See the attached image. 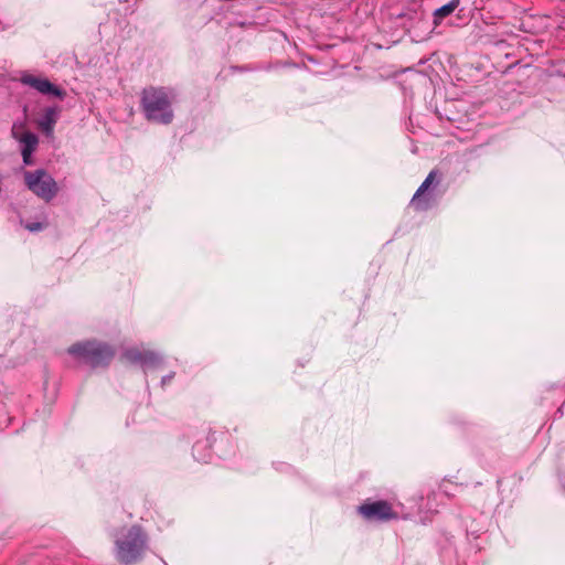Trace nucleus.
Segmentation results:
<instances>
[{
  "label": "nucleus",
  "instance_id": "obj_1",
  "mask_svg": "<svg viewBox=\"0 0 565 565\" xmlns=\"http://www.w3.org/2000/svg\"><path fill=\"white\" fill-rule=\"evenodd\" d=\"M113 539L115 557L125 565L138 562L147 548V535L138 524L116 529Z\"/></svg>",
  "mask_w": 565,
  "mask_h": 565
},
{
  "label": "nucleus",
  "instance_id": "obj_2",
  "mask_svg": "<svg viewBox=\"0 0 565 565\" xmlns=\"http://www.w3.org/2000/svg\"><path fill=\"white\" fill-rule=\"evenodd\" d=\"M141 104L149 120L168 124L172 120L171 97L164 88L143 89Z\"/></svg>",
  "mask_w": 565,
  "mask_h": 565
},
{
  "label": "nucleus",
  "instance_id": "obj_3",
  "mask_svg": "<svg viewBox=\"0 0 565 565\" xmlns=\"http://www.w3.org/2000/svg\"><path fill=\"white\" fill-rule=\"evenodd\" d=\"M68 353L92 366L104 365L114 355L109 347L96 342L76 343L68 349Z\"/></svg>",
  "mask_w": 565,
  "mask_h": 565
},
{
  "label": "nucleus",
  "instance_id": "obj_4",
  "mask_svg": "<svg viewBox=\"0 0 565 565\" xmlns=\"http://www.w3.org/2000/svg\"><path fill=\"white\" fill-rule=\"evenodd\" d=\"M24 180L29 190L44 201H51L58 191L54 179L44 170L26 171Z\"/></svg>",
  "mask_w": 565,
  "mask_h": 565
},
{
  "label": "nucleus",
  "instance_id": "obj_5",
  "mask_svg": "<svg viewBox=\"0 0 565 565\" xmlns=\"http://www.w3.org/2000/svg\"><path fill=\"white\" fill-rule=\"evenodd\" d=\"M359 512L369 521H384L397 516V513L385 501L363 504L359 508Z\"/></svg>",
  "mask_w": 565,
  "mask_h": 565
},
{
  "label": "nucleus",
  "instance_id": "obj_6",
  "mask_svg": "<svg viewBox=\"0 0 565 565\" xmlns=\"http://www.w3.org/2000/svg\"><path fill=\"white\" fill-rule=\"evenodd\" d=\"M21 82L29 85L42 94H52L57 97H63L64 93L50 83L46 78L33 76L31 74L23 75Z\"/></svg>",
  "mask_w": 565,
  "mask_h": 565
},
{
  "label": "nucleus",
  "instance_id": "obj_7",
  "mask_svg": "<svg viewBox=\"0 0 565 565\" xmlns=\"http://www.w3.org/2000/svg\"><path fill=\"white\" fill-rule=\"evenodd\" d=\"M12 136L23 145L21 152L33 153L36 149L39 142L38 137L33 132L24 131L22 124L13 125Z\"/></svg>",
  "mask_w": 565,
  "mask_h": 565
},
{
  "label": "nucleus",
  "instance_id": "obj_8",
  "mask_svg": "<svg viewBox=\"0 0 565 565\" xmlns=\"http://www.w3.org/2000/svg\"><path fill=\"white\" fill-rule=\"evenodd\" d=\"M435 175L436 173L434 171H431L427 178L425 179V181L422 183V185L418 188V190L416 191V193L414 194L413 196V200H412V204L418 209V210H424L427 207V204H424L423 201H422V195L423 193L430 186V184L435 181Z\"/></svg>",
  "mask_w": 565,
  "mask_h": 565
},
{
  "label": "nucleus",
  "instance_id": "obj_9",
  "mask_svg": "<svg viewBox=\"0 0 565 565\" xmlns=\"http://www.w3.org/2000/svg\"><path fill=\"white\" fill-rule=\"evenodd\" d=\"M57 119V110L55 108H47L39 122L41 129L46 134L51 135L54 128V125Z\"/></svg>",
  "mask_w": 565,
  "mask_h": 565
},
{
  "label": "nucleus",
  "instance_id": "obj_10",
  "mask_svg": "<svg viewBox=\"0 0 565 565\" xmlns=\"http://www.w3.org/2000/svg\"><path fill=\"white\" fill-rule=\"evenodd\" d=\"M459 6V0H451L447 4L435 10V23H438L441 19L450 15Z\"/></svg>",
  "mask_w": 565,
  "mask_h": 565
},
{
  "label": "nucleus",
  "instance_id": "obj_11",
  "mask_svg": "<svg viewBox=\"0 0 565 565\" xmlns=\"http://www.w3.org/2000/svg\"><path fill=\"white\" fill-rule=\"evenodd\" d=\"M125 356L127 358V360H129L131 362H141V363H147L148 361H151L154 358L152 353H149V352L141 353L137 349L128 350L126 352Z\"/></svg>",
  "mask_w": 565,
  "mask_h": 565
},
{
  "label": "nucleus",
  "instance_id": "obj_12",
  "mask_svg": "<svg viewBox=\"0 0 565 565\" xmlns=\"http://www.w3.org/2000/svg\"><path fill=\"white\" fill-rule=\"evenodd\" d=\"M25 228L29 230L30 232H38L44 228V225L40 222L28 223L25 224Z\"/></svg>",
  "mask_w": 565,
  "mask_h": 565
},
{
  "label": "nucleus",
  "instance_id": "obj_13",
  "mask_svg": "<svg viewBox=\"0 0 565 565\" xmlns=\"http://www.w3.org/2000/svg\"><path fill=\"white\" fill-rule=\"evenodd\" d=\"M31 156H32L31 152H28V153L26 152H22L24 164L29 166V164L32 163Z\"/></svg>",
  "mask_w": 565,
  "mask_h": 565
}]
</instances>
